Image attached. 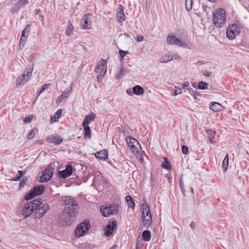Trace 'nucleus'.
Wrapping results in <instances>:
<instances>
[{
  "label": "nucleus",
  "mask_w": 249,
  "mask_h": 249,
  "mask_svg": "<svg viewBox=\"0 0 249 249\" xmlns=\"http://www.w3.org/2000/svg\"><path fill=\"white\" fill-rule=\"evenodd\" d=\"M62 205L65 206L63 211L62 220L67 225H71L75 221L79 208L77 201L71 198H66L62 200Z\"/></svg>",
  "instance_id": "obj_1"
},
{
  "label": "nucleus",
  "mask_w": 249,
  "mask_h": 249,
  "mask_svg": "<svg viewBox=\"0 0 249 249\" xmlns=\"http://www.w3.org/2000/svg\"><path fill=\"white\" fill-rule=\"evenodd\" d=\"M226 19V11L224 9L218 8L213 13V22L216 27L220 28L223 26Z\"/></svg>",
  "instance_id": "obj_2"
},
{
  "label": "nucleus",
  "mask_w": 249,
  "mask_h": 249,
  "mask_svg": "<svg viewBox=\"0 0 249 249\" xmlns=\"http://www.w3.org/2000/svg\"><path fill=\"white\" fill-rule=\"evenodd\" d=\"M42 202V199L37 198L25 204L22 211V214L25 217L29 216Z\"/></svg>",
  "instance_id": "obj_3"
},
{
  "label": "nucleus",
  "mask_w": 249,
  "mask_h": 249,
  "mask_svg": "<svg viewBox=\"0 0 249 249\" xmlns=\"http://www.w3.org/2000/svg\"><path fill=\"white\" fill-rule=\"evenodd\" d=\"M141 209H142V216L143 225L144 227L148 226L151 224L152 223V216L150 211V208L149 205L146 203L142 204L141 205Z\"/></svg>",
  "instance_id": "obj_4"
},
{
  "label": "nucleus",
  "mask_w": 249,
  "mask_h": 249,
  "mask_svg": "<svg viewBox=\"0 0 249 249\" xmlns=\"http://www.w3.org/2000/svg\"><path fill=\"white\" fill-rule=\"evenodd\" d=\"M102 215L105 217H107L110 215H114L118 213L119 206L115 204H112L106 207L102 206L100 208Z\"/></svg>",
  "instance_id": "obj_5"
},
{
  "label": "nucleus",
  "mask_w": 249,
  "mask_h": 249,
  "mask_svg": "<svg viewBox=\"0 0 249 249\" xmlns=\"http://www.w3.org/2000/svg\"><path fill=\"white\" fill-rule=\"evenodd\" d=\"M90 227V225L89 221L85 220L79 224L74 232L75 236L77 237H80L84 235L87 232Z\"/></svg>",
  "instance_id": "obj_6"
},
{
  "label": "nucleus",
  "mask_w": 249,
  "mask_h": 249,
  "mask_svg": "<svg viewBox=\"0 0 249 249\" xmlns=\"http://www.w3.org/2000/svg\"><path fill=\"white\" fill-rule=\"evenodd\" d=\"M240 27L236 24H232L229 25L227 30V36L230 39H233L236 35L240 33Z\"/></svg>",
  "instance_id": "obj_7"
},
{
  "label": "nucleus",
  "mask_w": 249,
  "mask_h": 249,
  "mask_svg": "<svg viewBox=\"0 0 249 249\" xmlns=\"http://www.w3.org/2000/svg\"><path fill=\"white\" fill-rule=\"evenodd\" d=\"M44 186L42 185L35 186L33 189L25 196L26 200L32 199L34 196L42 194L44 191Z\"/></svg>",
  "instance_id": "obj_8"
},
{
  "label": "nucleus",
  "mask_w": 249,
  "mask_h": 249,
  "mask_svg": "<svg viewBox=\"0 0 249 249\" xmlns=\"http://www.w3.org/2000/svg\"><path fill=\"white\" fill-rule=\"evenodd\" d=\"M53 168L49 165L43 172L42 175L40 177L39 181L41 182H47L52 177L53 172Z\"/></svg>",
  "instance_id": "obj_9"
},
{
  "label": "nucleus",
  "mask_w": 249,
  "mask_h": 249,
  "mask_svg": "<svg viewBox=\"0 0 249 249\" xmlns=\"http://www.w3.org/2000/svg\"><path fill=\"white\" fill-rule=\"evenodd\" d=\"M166 42L169 45H175L179 47H185L186 43L174 36H168L166 38Z\"/></svg>",
  "instance_id": "obj_10"
},
{
  "label": "nucleus",
  "mask_w": 249,
  "mask_h": 249,
  "mask_svg": "<svg viewBox=\"0 0 249 249\" xmlns=\"http://www.w3.org/2000/svg\"><path fill=\"white\" fill-rule=\"evenodd\" d=\"M49 205L48 204H44L41 207L36 208V210H34L36 212L34 214L35 219H39L44 215L47 211L49 209Z\"/></svg>",
  "instance_id": "obj_11"
},
{
  "label": "nucleus",
  "mask_w": 249,
  "mask_h": 249,
  "mask_svg": "<svg viewBox=\"0 0 249 249\" xmlns=\"http://www.w3.org/2000/svg\"><path fill=\"white\" fill-rule=\"evenodd\" d=\"M72 172V166L71 165H68L65 169L58 172V176L61 178H66L71 176Z\"/></svg>",
  "instance_id": "obj_12"
},
{
  "label": "nucleus",
  "mask_w": 249,
  "mask_h": 249,
  "mask_svg": "<svg viewBox=\"0 0 249 249\" xmlns=\"http://www.w3.org/2000/svg\"><path fill=\"white\" fill-rule=\"evenodd\" d=\"M91 15H85L82 18L81 22V26L83 29H90L91 27Z\"/></svg>",
  "instance_id": "obj_13"
},
{
  "label": "nucleus",
  "mask_w": 249,
  "mask_h": 249,
  "mask_svg": "<svg viewBox=\"0 0 249 249\" xmlns=\"http://www.w3.org/2000/svg\"><path fill=\"white\" fill-rule=\"evenodd\" d=\"M117 222L112 221L111 223L109 222L106 226L105 228V234L107 236H109L113 232V230L117 227Z\"/></svg>",
  "instance_id": "obj_14"
},
{
  "label": "nucleus",
  "mask_w": 249,
  "mask_h": 249,
  "mask_svg": "<svg viewBox=\"0 0 249 249\" xmlns=\"http://www.w3.org/2000/svg\"><path fill=\"white\" fill-rule=\"evenodd\" d=\"M31 26L30 24H27L25 28V29L23 30L22 32V35L21 36V38L19 41V47H20L21 46L23 47L25 44V41L27 38V37L28 35L29 31L30 29Z\"/></svg>",
  "instance_id": "obj_15"
},
{
  "label": "nucleus",
  "mask_w": 249,
  "mask_h": 249,
  "mask_svg": "<svg viewBox=\"0 0 249 249\" xmlns=\"http://www.w3.org/2000/svg\"><path fill=\"white\" fill-rule=\"evenodd\" d=\"M124 10V6L121 4L119 5L116 13V18L119 22H122L125 20V15Z\"/></svg>",
  "instance_id": "obj_16"
},
{
  "label": "nucleus",
  "mask_w": 249,
  "mask_h": 249,
  "mask_svg": "<svg viewBox=\"0 0 249 249\" xmlns=\"http://www.w3.org/2000/svg\"><path fill=\"white\" fill-rule=\"evenodd\" d=\"M46 141L49 143H53L55 145H58L62 142L63 139L57 135H50L46 138Z\"/></svg>",
  "instance_id": "obj_17"
},
{
  "label": "nucleus",
  "mask_w": 249,
  "mask_h": 249,
  "mask_svg": "<svg viewBox=\"0 0 249 249\" xmlns=\"http://www.w3.org/2000/svg\"><path fill=\"white\" fill-rule=\"evenodd\" d=\"M107 70V62L104 59H102L98 62L96 68L95 69V72L96 73L100 72L101 71H104Z\"/></svg>",
  "instance_id": "obj_18"
},
{
  "label": "nucleus",
  "mask_w": 249,
  "mask_h": 249,
  "mask_svg": "<svg viewBox=\"0 0 249 249\" xmlns=\"http://www.w3.org/2000/svg\"><path fill=\"white\" fill-rule=\"evenodd\" d=\"M174 58V54L171 52H168L160 58V62L161 63H167L173 60Z\"/></svg>",
  "instance_id": "obj_19"
},
{
  "label": "nucleus",
  "mask_w": 249,
  "mask_h": 249,
  "mask_svg": "<svg viewBox=\"0 0 249 249\" xmlns=\"http://www.w3.org/2000/svg\"><path fill=\"white\" fill-rule=\"evenodd\" d=\"M95 156L99 160H105L108 157V152L107 150H103L96 152Z\"/></svg>",
  "instance_id": "obj_20"
},
{
  "label": "nucleus",
  "mask_w": 249,
  "mask_h": 249,
  "mask_svg": "<svg viewBox=\"0 0 249 249\" xmlns=\"http://www.w3.org/2000/svg\"><path fill=\"white\" fill-rule=\"evenodd\" d=\"M96 115L92 112L89 115L86 116L82 124H89L91 122L93 121L95 118Z\"/></svg>",
  "instance_id": "obj_21"
},
{
  "label": "nucleus",
  "mask_w": 249,
  "mask_h": 249,
  "mask_svg": "<svg viewBox=\"0 0 249 249\" xmlns=\"http://www.w3.org/2000/svg\"><path fill=\"white\" fill-rule=\"evenodd\" d=\"M222 106L218 103L212 102L211 103L210 108L213 111H219L221 110Z\"/></svg>",
  "instance_id": "obj_22"
},
{
  "label": "nucleus",
  "mask_w": 249,
  "mask_h": 249,
  "mask_svg": "<svg viewBox=\"0 0 249 249\" xmlns=\"http://www.w3.org/2000/svg\"><path fill=\"white\" fill-rule=\"evenodd\" d=\"M133 93L137 95H141L143 93V89L139 85L134 86L132 88Z\"/></svg>",
  "instance_id": "obj_23"
},
{
  "label": "nucleus",
  "mask_w": 249,
  "mask_h": 249,
  "mask_svg": "<svg viewBox=\"0 0 249 249\" xmlns=\"http://www.w3.org/2000/svg\"><path fill=\"white\" fill-rule=\"evenodd\" d=\"M125 200L129 207L132 209L135 208V203L133 198L130 196H127L125 197Z\"/></svg>",
  "instance_id": "obj_24"
},
{
  "label": "nucleus",
  "mask_w": 249,
  "mask_h": 249,
  "mask_svg": "<svg viewBox=\"0 0 249 249\" xmlns=\"http://www.w3.org/2000/svg\"><path fill=\"white\" fill-rule=\"evenodd\" d=\"M82 126L84 129V136L85 137H88L89 138H91V131L90 127L89 124H82Z\"/></svg>",
  "instance_id": "obj_25"
},
{
  "label": "nucleus",
  "mask_w": 249,
  "mask_h": 249,
  "mask_svg": "<svg viewBox=\"0 0 249 249\" xmlns=\"http://www.w3.org/2000/svg\"><path fill=\"white\" fill-rule=\"evenodd\" d=\"M151 238V232L148 230H145L142 233V239L145 241H149Z\"/></svg>",
  "instance_id": "obj_26"
},
{
  "label": "nucleus",
  "mask_w": 249,
  "mask_h": 249,
  "mask_svg": "<svg viewBox=\"0 0 249 249\" xmlns=\"http://www.w3.org/2000/svg\"><path fill=\"white\" fill-rule=\"evenodd\" d=\"M164 161L162 162V164H161V167L163 168L166 169L168 170H171L172 169V166L171 165V164L169 162L167 158L164 157Z\"/></svg>",
  "instance_id": "obj_27"
},
{
  "label": "nucleus",
  "mask_w": 249,
  "mask_h": 249,
  "mask_svg": "<svg viewBox=\"0 0 249 249\" xmlns=\"http://www.w3.org/2000/svg\"><path fill=\"white\" fill-rule=\"evenodd\" d=\"M74 27L72 24L71 23H69L67 25V28L66 29L65 33L68 36H71L72 35L73 32Z\"/></svg>",
  "instance_id": "obj_28"
},
{
  "label": "nucleus",
  "mask_w": 249,
  "mask_h": 249,
  "mask_svg": "<svg viewBox=\"0 0 249 249\" xmlns=\"http://www.w3.org/2000/svg\"><path fill=\"white\" fill-rule=\"evenodd\" d=\"M25 74L24 73L21 76L18 77L17 80V85H20L24 84L27 81V80L25 79Z\"/></svg>",
  "instance_id": "obj_29"
},
{
  "label": "nucleus",
  "mask_w": 249,
  "mask_h": 249,
  "mask_svg": "<svg viewBox=\"0 0 249 249\" xmlns=\"http://www.w3.org/2000/svg\"><path fill=\"white\" fill-rule=\"evenodd\" d=\"M229 165V156L228 154H227L225 158L224 159L222 162V167L223 168L224 171L226 172L228 169Z\"/></svg>",
  "instance_id": "obj_30"
},
{
  "label": "nucleus",
  "mask_w": 249,
  "mask_h": 249,
  "mask_svg": "<svg viewBox=\"0 0 249 249\" xmlns=\"http://www.w3.org/2000/svg\"><path fill=\"white\" fill-rule=\"evenodd\" d=\"M192 5L193 0H185V8L188 11L192 9Z\"/></svg>",
  "instance_id": "obj_31"
},
{
  "label": "nucleus",
  "mask_w": 249,
  "mask_h": 249,
  "mask_svg": "<svg viewBox=\"0 0 249 249\" xmlns=\"http://www.w3.org/2000/svg\"><path fill=\"white\" fill-rule=\"evenodd\" d=\"M106 72L107 71H101L99 72V74L97 76V81L99 82H101L102 81L103 78L105 77V75H106Z\"/></svg>",
  "instance_id": "obj_32"
},
{
  "label": "nucleus",
  "mask_w": 249,
  "mask_h": 249,
  "mask_svg": "<svg viewBox=\"0 0 249 249\" xmlns=\"http://www.w3.org/2000/svg\"><path fill=\"white\" fill-rule=\"evenodd\" d=\"M179 186H180V189L181 190L182 193L183 194L184 196H186L185 190L184 188V186L182 177H180V178H179Z\"/></svg>",
  "instance_id": "obj_33"
},
{
  "label": "nucleus",
  "mask_w": 249,
  "mask_h": 249,
  "mask_svg": "<svg viewBox=\"0 0 249 249\" xmlns=\"http://www.w3.org/2000/svg\"><path fill=\"white\" fill-rule=\"evenodd\" d=\"M33 67L34 64H33L30 67H28L26 69V73L25 74V76H26L27 78H29L31 76L33 70Z\"/></svg>",
  "instance_id": "obj_34"
},
{
  "label": "nucleus",
  "mask_w": 249,
  "mask_h": 249,
  "mask_svg": "<svg viewBox=\"0 0 249 249\" xmlns=\"http://www.w3.org/2000/svg\"><path fill=\"white\" fill-rule=\"evenodd\" d=\"M68 97L67 95L62 94L60 96H59L56 99V104H59L61 103L64 99L67 98Z\"/></svg>",
  "instance_id": "obj_35"
},
{
  "label": "nucleus",
  "mask_w": 249,
  "mask_h": 249,
  "mask_svg": "<svg viewBox=\"0 0 249 249\" xmlns=\"http://www.w3.org/2000/svg\"><path fill=\"white\" fill-rule=\"evenodd\" d=\"M126 142L128 143L129 146L132 144V142H134L138 145H139V142L134 138L129 137L128 138H126Z\"/></svg>",
  "instance_id": "obj_36"
},
{
  "label": "nucleus",
  "mask_w": 249,
  "mask_h": 249,
  "mask_svg": "<svg viewBox=\"0 0 249 249\" xmlns=\"http://www.w3.org/2000/svg\"><path fill=\"white\" fill-rule=\"evenodd\" d=\"M36 130L35 129H32L30 131V132L28 134L27 136V138L28 140L32 139L35 136Z\"/></svg>",
  "instance_id": "obj_37"
},
{
  "label": "nucleus",
  "mask_w": 249,
  "mask_h": 249,
  "mask_svg": "<svg viewBox=\"0 0 249 249\" xmlns=\"http://www.w3.org/2000/svg\"><path fill=\"white\" fill-rule=\"evenodd\" d=\"M208 88V84L203 81H200L198 84V89H205Z\"/></svg>",
  "instance_id": "obj_38"
},
{
  "label": "nucleus",
  "mask_w": 249,
  "mask_h": 249,
  "mask_svg": "<svg viewBox=\"0 0 249 249\" xmlns=\"http://www.w3.org/2000/svg\"><path fill=\"white\" fill-rule=\"evenodd\" d=\"M207 133L209 135V138L212 137V138H214L216 134V132L212 129H208L206 130Z\"/></svg>",
  "instance_id": "obj_39"
},
{
  "label": "nucleus",
  "mask_w": 249,
  "mask_h": 249,
  "mask_svg": "<svg viewBox=\"0 0 249 249\" xmlns=\"http://www.w3.org/2000/svg\"><path fill=\"white\" fill-rule=\"evenodd\" d=\"M27 181V177H24L19 183V189H20L22 187H24L26 184Z\"/></svg>",
  "instance_id": "obj_40"
},
{
  "label": "nucleus",
  "mask_w": 249,
  "mask_h": 249,
  "mask_svg": "<svg viewBox=\"0 0 249 249\" xmlns=\"http://www.w3.org/2000/svg\"><path fill=\"white\" fill-rule=\"evenodd\" d=\"M20 8L21 7L18 5L17 3H16L11 7V11L13 13H16Z\"/></svg>",
  "instance_id": "obj_41"
},
{
  "label": "nucleus",
  "mask_w": 249,
  "mask_h": 249,
  "mask_svg": "<svg viewBox=\"0 0 249 249\" xmlns=\"http://www.w3.org/2000/svg\"><path fill=\"white\" fill-rule=\"evenodd\" d=\"M124 75V71H123V68H122L120 70V71L116 74L115 77L117 79H120L121 78L123 75Z\"/></svg>",
  "instance_id": "obj_42"
},
{
  "label": "nucleus",
  "mask_w": 249,
  "mask_h": 249,
  "mask_svg": "<svg viewBox=\"0 0 249 249\" xmlns=\"http://www.w3.org/2000/svg\"><path fill=\"white\" fill-rule=\"evenodd\" d=\"M28 2V0H18L17 3L21 8L23 7L25 5L27 4Z\"/></svg>",
  "instance_id": "obj_43"
},
{
  "label": "nucleus",
  "mask_w": 249,
  "mask_h": 249,
  "mask_svg": "<svg viewBox=\"0 0 249 249\" xmlns=\"http://www.w3.org/2000/svg\"><path fill=\"white\" fill-rule=\"evenodd\" d=\"M120 55L121 57V60H122L124 56L128 53V52L127 51H123V50H120L119 51Z\"/></svg>",
  "instance_id": "obj_44"
},
{
  "label": "nucleus",
  "mask_w": 249,
  "mask_h": 249,
  "mask_svg": "<svg viewBox=\"0 0 249 249\" xmlns=\"http://www.w3.org/2000/svg\"><path fill=\"white\" fill-rule=\"evenodd\" d=\"M182 152L184 154H188L189 153L188 148L186 145H183L182 146Z\"/></svg>",
  "instance_id": "obj_45"
},
{
  "label": "nucleus",
  "mask_w": 249,
  "mask_h": 249,
  "mask_svg": "<svg viewBox=\"0 0 249 249\" xmlns=\"http://www.w3.org/2000/svg\"><path fill=\"white\" fill-rule=\"evenodd\" d=\"M62 110L61 109H58L54 114V118H59L61 114Z\"/></svg>",
  "instance_id": "obj_46"
},
{
  "label": "nucleus",
  "mask_w": 249,
  "mask_h": 249,
  "mask_svg": "<svg viewBox=\"0 0 249 249\" xmlns=\"http://www.w3.org/2000/svg\"><path fill=\"white\" fill-rule=\"evenodd\" d=\"M33 119V117L31 116L25 117L23 121L24 123H30Z\"/></svg>",
  "instance_id": "obj_47"
},
{
  "label": "nucleus",
  "mask_w": 249,
  "mask_h": 249,
  "mask_svg": "<svg viewBox=\"0 0 249 249\" xmlns=\"http://www.w3.org/2000/svg\"><path fill=\"white\" fill-rule=\"evenodd\" d=\"M141 146L139 144V145H137L136 146H132V147H130L132 149V151L133 152H136V153H138L139 152V147H140Z\"/></svg>",
  "instance_id": "obj_48"
},
{
  "label": "nucleus",
  "mask_w": 249,
  "mask_h": 249,
  "mask_svg": "<svg viewBox=\"0 0 249 249\" xmlns=\"http://www.w3.org/2000/svg\"><path fill=\"white\" fill-rule=\"evenodd\" d=\"M72 91V88H70L69 89H66L63 94H65V95H68V94H70Z\"/></svg>",
  "instance_id": "obj_49"
},
{
  "label": "nucleus",
  "mask_w": 249,
  "mask_h": 249,
  "mask_svg": "<svg viewBox=\"0 0 249 249\" xmlns=\"http://www.w3.org/2000/svg\"><path fill=\"white\" fill-rule=\"evenodd\" d=\"M136 40L138 42H141L143 40V36L142 35H138Z\"/></svg>",
  "instance_id": "obj_50"
},
{
  "label": "nucleus",
  "mask_w": 249,
  "mask_h": 249,
  "mask_svg": "<svg viewBox=\"0 0 249 249\" xmlns=\"http://www.w3.org/2000/svg\"><path fill=\"white\" fill-rule=\"evenodd\" d=\"M203 74L206 76L209 77L212 75V72H208V71H204L203 72Z\"/></svg>",
  "instance_id": "obj_51"
},
{
  "label": "nucleus",
  "mask_w": 249,
  "mask_h": 249,
  "mask_svg": "<svg viewBox=\"0 0 249 249\" xmlns=\"http://www.w3.org/2000/svg\"><path fill=\"white\" fill-rule=\"evenodd\" d=\"M189 83L188 82H185L184 83L182 84V88H185L189 86Z\"/></svg>",
  "instance_id": "obj_52"
},
{
  "label": "nucleus",
  "mask_w": 249,
  "mask_h": 249,
  "mask_svg": "<svg viewBox=\"0 0 249 249\" xmlns=\"http://www.w3.org/2000/svg\"><path fill=\"white\" fill-rule=\"evenodd\" d=\"M18 173L19 175V177H20V178L23 177V176L26 174V172H23L22 171L19 170Z\"/></svg>",
  "instance_id": "obj_53"
},
{
  "label": "nucleus",
  "mask_w": 249,
  "mask_h": 249,
  "mask_svg": "<svg viewBox=\"0 0 249 249\" xmlns=\"http://www.w3.org/2000/svg\"><path fill=\"white\" fill-rule=\"evenodd\" d=\"M20 178H21L20 177L17 176L16 177L10 180L12 181H17L19 180Z\"/></svg>",
  "instance_id": "obj_54"
},
{
  "label": "nucleus",
  "mask_w": 249,
  "mask_h": 249,
  "mask_svg": "<svg viewBox=\"0 0 249 249\" xmlns=\"http://www.w3.org/2000/svg\"><path fill=\"white\" fill-rule=\"evenodd\" d=\"M143 239H141L140 236H139L137 239V248H138V244H140V242Z\"/></svg>",
  "instance_id": "obj_55"
},
{
  "label": "nucleus",
  "mask_w": 249,
  "mask_h": 249,
  "mask_svg": "<svg viewBox=\"0 0 249 249\" xmlns=\"http://www.w3.org/2000/svg\"><path fill=\"white\" fill-rule=\"evenodd\" d=\"M182 93L181 91H178L177 89H176L175 91V92L174 93V95L176 96L177 95H178V94H180Z\"/></svg>",
  "instance_id": "obj_56"
},
{
  "label": "nucleus",
  "mask_w": 249,
  "mask_h": 249,
  "mask_svg": "<svg viewBox=\"0 0 249 249\" xmlns=\"http://www.w3.org/2000/svg\"><path fill=\"white\" fill-rule=\"evenodd\" d=\"M51 85V84H44L42 87L43 88H45V90H46Z\"/></svg>",
  "instance_id": "obj_57"
},
{
  "label": "nucleus",
  "mask_w": 249,
  "mask_h": 249,
  "mask_svg": "<svg viewBox=\"0 0 249 249\" xmlns=\"http://www.w3.org/2000/svg\"><path fill=\"white\" fill-rule=\"evenodd\" d=\"M124 35L127 37H131V36L132 35V34L131 33H124Z\"/></svg>",
  "instance_id": "obj_58"
},
{
  "label": "nucleus",
  "mask_w": 249,
  "mask_h": 249,
  "mask_svg": "<svg viewBox=\"0 0 249 249\" xmlns=\"http://www.w3.org/2000/svg\"><path fill=\"white\" fill-rule=\"evenodd\" d=\"M213 139L214 138H212V137L209 138V142L214 144L215 143V141H213Z\"/></svg>",
  "instance_id": "obj_59"
},
{
  "label": "nucleus",
  "mask_w": 249,
  "mask_h": 249,
  "mask_svg": "<svg viewBox=\"0 0 249 249\" xmlns=\"http://www.w3.org/2000/svg\"><path fill=\"white\" fill-rule=\"evenodd\" d=\"M38 19H39V20H40L41 22H42V23H43L44 17H43V16H42V15H39V18H38Z\"/></svg>",
  "instance_id": "obj_60"
},
{
  "label": "nucleus",
  "mask_w": 249,
  "mask_h": 249,
  "mask_svg": "<svg viewBox=\"0 0 249 249\" xmlns=\"http://www.w3.org/2000/svg\"><path fill=\"white\" fill-rule=\"evenodd\" d=\"M45 90V88H43V87L41 88V89L40 90V91L38 92V96L42 93Z\"/></svg>",
  "instance_id": "obj_61"
},
{
  "label": "nucleus",
  "mask_w": 249,
  "mask_h": 249,
  "mask_svg": "<svg viewBox=\"0 0 249 249\" xmlns=\"http://www.w3.org/2000/svg\"><path fill=\"white\" fill-rule=\"evenodd\" d=\"M77 46V47H82L84 51H87V48L85 47H84L83 45L80 44V45H78Z\"/></svg>",
  "instance_id": "obj_62"
},
{
  "label": "nucleus",
  "mask_w": 249,
  "mask_h": 249,
  "mask_svg": "<svg viewBox=\"0 0 249 249\" xmlns=\"http://www.w3.org/2000/svg\"><path fill=\"white\" fill-rule=\"evenodd\" d=\"M190 227H191L193 229H194L195 227H194V222H192L190 223Z\"/></svg>",
  "instance_id": "obj_63"
},
{
  "label": "nucleus",
  "mask_w": 249,
  "mask_h": 249,
  "mask_svg": "<svg viewBox=\"0 0 249 249\" xmlns=\"http://www.w3.org/2000/svg\"><path fill=\"white\" fill-rule=\"evenodd\" d=\"M126 93H127L128 95H131V91L130 89H127V90H126Z\"/></svg>",
  "instance_id": "obj_64"
}]
</instances>
